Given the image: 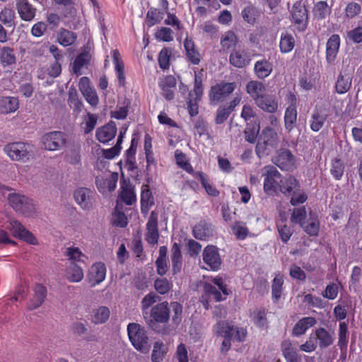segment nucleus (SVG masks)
<instances>
[{"mask_svg": "<svg viewBox=\"0 0 362 362\" xmlns=\"http://www.w3.org/2000/svg\"><path fill=\"white\" fill-rule=\"evenodd\" d=\"M313 13L317 19H324L331 13V8L326 1H320L315 5Z\"/></svg>", "mask_w": 362, "mask_h": 362, "instance_id": "a18cd8bd", "label": "nucleus"}, {"mask_svg": "<svg viewBox=\"0 0 362 362\" xmlns=\"http://www.w3.org/2000/svg\"><path fill=\"white\" fill-rule=\"evenodd\" d=\"M247 93L257 103L266 93V87L260 81H250L246 85Z\"/></svg>", "mask_w": 362, "mask_h": 362, "instance_id": "412c9836", "label": "nucleus"}, {"mask_svg": "<svg viewBox=\"0 0 362 362\" xmlns=\"http://www.w3.org/2000/svg\"><path fill=\"white\" fill-rule=\"evenodd\" d=\"M110 310L105 306H100L93 311L92 322L95 324L105 322L110 317Z\"/></svg>", "mask_w": 362, "mask_h": 362, "instance_id": "58836bf2", "label": "nucleus"}, {"mask_svg": "<svg viewBox=\"0 0 362 362\" xmlns=\"http://www.w3.org/2000/svg\"><path fill=\"white\" fill-rule=\"evenodd\" d=\"M150 317L146 320L147 323H153V321L158 323H166L170 319V308L168 303L165 301L160 303L152 307Z\"/></svg>", "mask_w": 362, "mask_h": 362, "instance_id": "f8f14e48", "label": "nucleus"}, {"mask_svg": "<svg viewBox=\"0 0 362 362\" xmlns=\"http://www.w3.org/2000/svg\"><path fill=\"white\" fill-rule=\"evenodd\" d=\"M238 42L236 35L232 31L226 32L221 37V45L223 50L234 47Z\"/></svg>", "mask_w": 362, "mask_h": 362, "instance_id": "09e8293b", "label": "nucleus"}, {"mask_svg": "<svg viewBox=\"0 0 362 362\" xmlns=\"http://www.w3.org/2000/svg\"><path fill=\"white\" fill-rule=\"evenodd\" d=\"M6 228L11 233L14 238L23 240L30 245H38V241L35 235L27 230L21 223L15 218H9L7 221Z\"/></svg>", "mask_w": 362, "mask_h": 362, "instance_id": "20e7f679", "label": "nucleus"}, {"mask_svg": "<svg viewBox=\"0 0 362 362\" xmlns=\"http://www.w3.org/2000/svg\"><path fill=\"white\" fill-rule=\"evenodd\" d=\"M117 181V174H113L109 178H98L96 179V185L99 191L102 193L112 192L115 189Z\"/></svg>", "mask_w": 362, "mask_h": 362, "instance_id": "7c9ffc66", "label": "nucleus"}, {"mask_svg": "<svg viewBox=\"0 0 362 362\" xmlns=\"http://www.w3.org/2000/svg\"><path fill=\"white\" fill-rule=\"evenodd\" d=\"M0 62L3 66L16 64V57L14 49L10 47H3L0 49Z\"/></svg>", "mask_w": 362, "mask_h": 362, "instance_id": "c9c22d12", "label": "nucleus"}, {"mask_svg": "<svg viewBox=\"0 0 362 362\" xmlns=\"http://www.w3.org/2000/svg\"><path fill=\"white\" fill-rule=\"evenodd\" d=\"M299 184L298 180L293 176L289 175L280 180L279 191L285 195H290L298 189Z\"/></svg>", "mask_w": 362, "mask_h": 362, "instance_id": "a878e982", "label": "nucleus"}, {"mask_svg": "<svg viewBox=\"0 0 362 362\" xmlns=\"http://www.w3.org/2000/svg\"><path fill=\"white\" fill-rule=\"evenodd\" d=\"M64 255L68 258L69 260L71 261V263L76 262H83V258L86 257V255L81 251L78 247H69L66 248Z\"/></svg>", "mask_w": 362, "mask_h": 362, "instance_id": "8fccbe9b", "label": "nucleus"}, {"mask_svg": "<svg viewBox=\"0 0 362 362\" xmlns=\"http://www.w3.org/2000/svg\"><path fill=\"white\" fill-rule=\"evenodd\" d=\"M351 80L349 77L339 75L336 83V90L339 94L346 93L351 88Z\"/></svg>", "mask_w": 362, "mask_h": 362, "instance_id": "4d7b16f0", "label": "nucleus"}, {"mask_svg": "<svg viewBox=\"0 0 362 362\" xmlns=\"http://www.w3.org/2000/svg\"><path fill=\"white\" fill-rule=\"evenodd\" d=\"M260 139L273 149L277 148L279 143L276 132L271 127H267L262 130Z\"/></svg>", "mask_w": 362, "mask_h": 362, "instance_id": "c85d7f7f", "label": "nucleus"}, {"mask_svg": "<svg viewBox=\"0 0 362 362\" xmlns=\"http://www.w3.org/2000/svg\"><path fill=\"white\" fill-rule=\"evenodd\" d=\"M112 54L119 85L124 86L125 83L124 65L121 59L120 54L117 49L113 50Z\"/></svg>", "mask_w": 362, "mask_h": 362, "instance_id": "2f4dec72", "label": "nucleus"}, {"mask_svg": "<svg viewBox=\"0 0 362 362\" xmlns=\"http://www.w3.org/2000/svg\"><path fill=\"white\" fill-rule=\"evenodd\" d=\"M17 11L21 18L25 21H30L35 16L36 9L28 0H16Z\"/></svg>", "mask_w": 362, "mask_h": 362, "instance_id": "f3484780", "label": "nucleus"}, {"mask_svg": "<svg viewBox=\"0 0 362 362\" xmlns=\"http://www.w3.org/2000/svg\"><path fill=\"white\" fill-rule=\"evenodd\" d=\"M106 276V267L103 262H96L89 269L87 275L91 286H95L103 281Z\"/></svg>", "mask_w": 362, "mask_h": 362, "instance_id": "4468645a", "label": "nucleus"}, {"mask_svg": "<svg viewBox=\"0 0 362 362\" xmlns=\"http://www.w3.org/2000/svg\"><path fill=\"white\" fill-rule=\"evenodd\" d=\"M19 107L18 99L16 97H0V112L2 114H11L16 112Z\"/></svg>", "mask_w": 362, "mask_h": 362, "instance_id": "b1692460", "label": "nucleus"}, {"mask_svg": "<svg viewBox=\"0 0 362 362\" xmlns=\"http://www.w3.org/2000/svg\"><path fill=\"white\" fill-rule=\"evenodd\" d=\"M253 322L259 327H264L267 325L266 312L264 309H256L251 314Z\"/></svg>", "mask_w": 362, "mask_h": 362, "instance_id": "5fc2aeb1", "label": "nucleus"}, {"mask_svg": "<svg viewBox=\"0 0 362 362\" xmlns=\"http://www.w3.org/2000/svg\"><path fill=\"white\" fill-rule=\"evenodd\" d=\"M295 47V39L291 34L282 33L281 34L279 48L281 53H288L293 50Z\"/></svg>", "mask_w": 362, "mask_h": 362, "instance_id": "e433bc0d", "label": "nucleus"}, {"mask_svg": "<svg viewBox=\"0 0 362 362\" xmlns=\"http://www.w3.org/2000/svg\"><path fill=\"white\" fill-rule=\"evenodd\" d=\"M158 214L156 211H153L146 223L145 239L148 244L156 245L158 243Z\"/></svg>", "mask_w": 362, "mask_h": 362, "instance_id": "ddd939ff", "label": "nucleus"}, {"mask_svg": "<svg viewBox=\"0 0 362 362\" xmlns=\"http://www.w3.org/2000/svg\"><path fill=\"white\" fill-rule=\"evenodd\" d=\"M317 323L315 318L313 317H305L297 322L293 329V334L295 336L304 334L306 331Z\"/></svg>", "mask_w": 362, "mask_h": 362, "instance_id": "cd10ccee", "label": "nucleus"}, {"mask_svg": "<svg viewBox=\"0 0 362 362\" xmlns=\"http://www.w3.org/2000/svg\"><path fill=\"white\" fill-rule=\"evenodd\" d=\"M30 146L23 142H13L6 145L4 151L13 160H23L28 158Z\"/></svg>", "mask_w": 362, "mask_h": 362, "instance_id": "1a4fd4ad", "label": "nucleus"}, {"mask_svg": "<svg viewBox=\"0 0 362 362\" xmlns=\"http://www.w3.org/2000/svg\"><path fill=\"white\" fill-rule=\"evenodd\" d=\"M154 204L152 192L147 185H143L141 194V211L144 214H147L150 208Z\"/></svg>", "mask_w": 362, "mask_h": 362, "instance_id": "393cba45", "label": "nucleus"}, {"mask_svg": "<svg viewBox=\"0 0 362 362\" xmlns=\"http://www.w3.org/2000/svg\"><path fill=\"white\" fill-rule=\"evenodd\" d=\"M165 345L163 342L156 341L154 343L153 349L151 354L152 362H161L165 354Z\"/></svg>", "mask_w": 362, "mask_h": 362, "instance_id": "864d4df0", "label": "nucleus"}, {"mask_svg": "<svg viewBox=\"0 0 362 362\" xmlns=\"http://www.w3.org/2000/svg\"><path fill=\"white\" fill-rule=\"evenodd\" d=\"M301 227L307 234L311 236H315L319 233L320 223L317 218L310 213L307 224L306 222H305V223H303V226Z\"/></svg>", "mask_w": 362, "mask_h": 362, "instance_id": "4c0bfd02", "label": "nucleus"}, {"mask_svg": "<svg viewBox=\"0 0 362 362\" xmlns=\"http://www.w3.org/2000/svg\"><path fill=\"white\" fill-rule=\"evenodd\" d=\"M15 18V12L9 8H4L0 12V21L6 25L11 26Z\"/></svg>", "mask_w": 362, "mask_h": 362, "instance_id": "0e129e2a", "label": "nucleus"}, {"mask_svg": "<svg viewBox=\"0 0 362 362\" xmlns=\"http://www.w3.org/2000/svg\"><path fill=\"white\" fill-rule=\"evenodd\" d=\"M90 57L86 53H81L79 55H78L73 62L72 69L74 74L76 76L81 75L82 68L88 63Z\"/></svg>", "mask_w": 362, "mask_h": 362, "instance_id": "37998d69", "label": "nucleus"}, {"mask_svg": "<svg viewBox=\"0 0 362 362\" xmlns=\"http://www.w3.org/2000/svg\"><path fill=\"white\" fill-rule=\"evenodd\" d=\"M42 144L48 151H58L64 148L67 141V135L62 132L54 131L45 134L42 138Z\"/></svg>", "mask_w": 362, "mask_h": 362, "instance_id": "6e6552de", "label": "nucleus"}, {"mask_svg": "<svg viewBox=\"0 0 362 362\" xmlns=\"http://www.w3.org/2000/svg\"><path fill=\"white\" fill-rule=\"evenodd\" d=\"M250 61L248 54L244 49H233L229 56V62L237 68H243Z\"/></svg>", "mask_w": 362, "mask_h": 362, "instance_id": "6ab92c4d", "label": "nucleus"}, {"mask_svg": "<svg viewBox=\"0 0 362 362\" xmlns=\"http://www.w3.org/2000/svg\"><path fill=\"white\" fill-rule=\"evenodd\" d=\"M192 233L196 239L207 240L213 236L214 228L209 221L202 220L193 227Z\"/></svg>", "mask_w": 362, "mask_h": 362, "instance_id": "2eb2a0df", "label": "nucleus"}, {"mask_svg": "<svg viewBox=\"0 0 362 362\" xmlns=\"http://www.w3.org/2000/svg\"><path fill=\"white\" fill-rule=\"evenodd\" d=\"M297 121L296 107H287L285 111V127L289 132L291 131Z\"/></svg>", "mask_w": 362, "mask_h": 362, "instance_id": "49530a36", "label": "nucleus"}, {"mask_svg": "<svg viewBox=\"0 0 362 362\" xmlns=\"http://www.w3.org/2000/svg\"><path fill=\"white\" fill-rule=\"evenodd\" d=\"M173 287V284L167 279H157L154 281L156 291L161 295L167 293Z\"/></svg>", "mask_w": 362, "mask_h": 362, "instance_id": "bf43d9fd", "label": "nucleus"}, {"mask_svg": "<svg viewBox=\"0 0 362 362\" xmlns=\"http://www.w3.org/2000/svg\"><path fill=\"white\" fill-rule=\"evenodd\" d=\"M93 195V191L86 187H78L74 192L75 201L83 209L91 207Z\"/></svg>", "mask_w": 362, "mask_h": 362, "instance_id": "dca6fc26", "label": "nucleus"}, {"mask_svg": "<svg viewBox=\"0 0 362 362\" xmlns=\"http://www.w3.org/2000/svg\"><path fill=\"white\" fill-rule=\"evenodd\" d=\"M255 104L259 108L269 113H274L278 109V102L276 97L267 93Z\"/></svg>", "mask_w": 362, "mask_h": 362, "instance_id": "5701e85b", "label": "nucleus"}, {"mask_svg": "<svg viewBox=\"0 0 362 362\" xmlns=\"http://www.w3.org/2000/svg\"><path fill=\"white\" fill-rule=\"evenodd\" d=\"M155 36L158 40L164 42H170L173 40L172 30L166 27H163L160 29H159L156 33Z\"/></svg>", "mask_w": 362, "mask_h": 362, "instance_id": "774afa93", "label": "nucleus"}, {"mask_svg": "<svg viewBox=\"0 0 362 362\" xmlns=\"http://www.w3.org/2000/svg\"><path fill=\"white\" fill-rule=\"evenodd\" d=\"M33 296L29 305V310H35L42 305L47 296V288L40 284H36L33 288Z\"/></svg>", "mask_w": 362, "mask_h": 362, "instance_id": "aec40b11", "label": "nucleus"}, {"mask_svg": "<svg viewBox=\"0 0 362 362\" xmlns=\"http://www.w3.org/2000/svg\"><path fill=\"white\" fill-rule=\"evenodd\" d=\"M174 360L175 362H189L188 351L184 344H180L177 346Z\"/></svg>", "mask_w": 362, "mask_h": 362, "instance_id": "e2e57ef3", "label": "nucleus"}, {"mask_svg": "<svg viewBox=\"0 0 362 362\" xmlns=\"http://www.w3.org/2000/svg\"><path fill=\"white\" fill-rule=\"evenodd\" d=\"M171 52L166 48L163 49L158 56L159 66L162 69H168Z\"/></svg>", "mask_w": 362, "mask_h": 362, "instance_id": "69168bd1", "label": "nucleus"}, {"mask_svg": "<svg viewBox=\"0 0 362 362\" xmlns=\"http://www.w3.org/2000/svg\"><path fill=\"white\" fill-rule=\"evenodd\" d=\"M129 339L134 347L142 353H148L150 349L148 338L143 327L137 323H129L127 326Z\"/></svg>", "mask_w": 362, "mask_h": 362, "instance_id": "f257e3e1", "label": "nucleus"}, {"mask_svg": "<svg viewBox=\"0 0 362 362\" xmlns=\"http://www.w3.org/2000/svg\"><path fill=\"white\" fill-rule=\"evenodd\" d=\"M204 291L205 295L208 296L209 298H212L217 302L223 300L222 294L219 289L218 290L216 286L209 283L204 284Z\"/></svg>", "mask_w": 362, "mask_h": 362, "instance_id": "680f3d73", "label": "nucleus"}, {"mask_svg": "<svg viewBox=\"0 0 362 362\" xmlns=\"http://www.w3.org/2000/svg\"><path fill=\"white\" fill-rule=\"evenodd\" d=\"M203 260L207 265L206 269L217 271L221 264V259L218 248L214 245L206 246L203 251Z\"/></svg>", "mask_w": 362, "mask_h": 362, "instance_id": "9b49d317", "label": "nucleus"}, {"mask_svg": "<svg viewBox=\"0 0 362 362\" xmlns=\"http://www.w3.org/2000/svg\"><path fill=\"white\" fill-rule=\"evenodd\" d=\"M83 276L82 268L75 263H70L65 269V277L71 283L80 282Z\"/></svg>", "mask_w": 362, "mask_h": 362, "instance_id": "bb28decb", "label": "nucleus"}, {"mask_svg": "<svg viewBox=\"0 0 362 362\" xmlns=\"http://www.w3.org/2000/svg\"><path fill=\"white\" fill-rule=\"evenodd\" d=\"M347 325L345 322L339 323L338 346L341 351L347 348Z\"/></svg>", "mask_w": 362, "mask_h": 362, "instance_id": "6e6d98bb", "label": "nucleus"}, {"mask_svg": "<svg viewBox=\"0 0 362 362\" xmlns=\"http://www.w3.org/2000/svg\"><path fill=\"white\" fill-rule=\"evenodd\" d=\"M158 300H159V297L154 292H151L143 298L141 302V307L145 319L147 318L146 315H148V308Z\"/></svg>", "mask_w": 362, "mask_h": 362, "instance_id": "c03bdc74", "label": "nucleus"}, {"mask_svg": "<svg viewBox=\"0 0 362 362\" xmlns=\"http://www.w3.org/2000/svg\"><path fill=\"white\" fill-rule=\"evenodd\" d=\"M119 197L127 205H132L136 201L134 188L129 185L122 186Z\"/></svg>", "mask_w": 362, "mask_h": 362, "instance_id": "79ce46f5", "label": "nucleus"}, {"mask_svg": "<svg viewBox=\"0 0 362 362\" xmlns=\"http://www.w3.org/2000/svg\"><path fill=\"white\" fill-rule=\"evenodd\" d=\"M292 18L296 24L301 25L303 28L305 27V23L308 18V15L305 8L300 2L293 4Z\"/></svg>", "mask_w": 362, "mask_h": 362, "instance_id": "c756f323", "label": "nucleus"}, {"mask_svg": "<svg viewBox=\"0 0 362 362\" xmlns=\"http://www.w3.org/2000/svg\"><path fill=\"white\" fill-rule=\"evenodd\" d=\"M216 334L224 338L232 339L238 341H243L247 336V330L243 327L230 326L225 321H220L214 327Z\"/></svg>", "mask_w": 362, "mask_h": 362, "instance_id": "39448f33", "label": "nucleus"}, {"mask_svg": "<svg viewBox=\"0 0 362 362\" xmlns=\"http://www.w3.org/2000/svg\"><path fill=\"white\" fill-rule=\"evenodd\" d=\"M11 206L18 214L25 216H32L36 210L33 200L20 193H11L8 196Z\"/></svg>", "mask_w": 362, "mask_h": 362, "instance_id": "f03ea898", "label": "nucleus"}, {"mask_svg": "<svg viewBox=\"0 0 362 362\" xmlns=\"http://www.w3.org/2000/svg\"><path fill=\"white\" fill-rule=\"evenodd\" d=\"M307 216V211L305 206L295 208L291 216V221L294 223H298L300 226H303Z\"/></svg>", "mask_w": 362, "mask_h": 362, "instance_id": "603ef678", "label": "nucleus"}, {"mask_svg": "<svg viewBox=\"0 0 362 362\" xmlns=\"http://www.w3.org/2000/svg\"><path fill=\"white\" fill-rule=\"evenodd\" d=\"M232 231L239 240H244L249 233L246 224L243 222H235L232 226Z\"/></svg>", "mask_w": 362, "mask_h": 362, "instance_id": "052dcab7", "label": "nucleus"}, {"mask_svg": "<svg viewBox=\"0 0 362 362\" xmlns=\"http://www.w3.org/2000/svg\"><path fill=\"white\" fill-rule=\"evenodd\" d=\"M175 157L177 165L189 173H193V168L186 158V156L182 152L177 150L175 153Z\"/></svg>", "mask_w": 362, "mask_h": 362, "instance_id": "3c124183", "label": "nucleus"}, {"mask_svg": "<svg viewBox=\"0 0 362 362\" xmlns=\"http://www.w3.org/2000/svg\"><path fill=\"white\" fill-rule=\"evenodd\" d=\"M236 85L235 83L221 82L211 86L209 93L210 103L216 105L223 101L230 93H232Z\"/></svg>", "mask_w": 362, "mask_h": 362, "instance_id": "423d86ee", "label": "nucleus"}, {"mask_svg": "<svg viewBox=\"0 0 362 362\" xmlns=\"http://www.w3.org/2000/svg\"><path fill=\"white\" fill-rule=\"evenodd\" d=\"M171 261L174 273L180 271L182 267V254L180 246L175 243L172 247Z\"/></svg>", "mask_w": 362, "mask_h": 362, "instance_id": "a19ab883", "label": "nucleus"}, {"mask_svg": "<svg viewBox=\"0 0 362 362\" xmlns=\"http://www.w3.org/2000/svg\"><path fill=\"white\" fill-rule=\"evenodd\" d=\"M116 132V125L112 122L97 129L96 138L100 142L106 143L115 136Z\"/></svg>", "mask_w": 362, "mask_h": 362, "instance_id": "4be33fe9", "label": "nucleus"}, {"mask_svg": "<svg viewBox=\"0 0 362 362\" xmlns=\"http://www.w3.org/2000/svg\"><path fill=\"white\" fill-rule=\"evenodd\" d=\"M264 180V191L268 195H274L279 192L281 176L276 168L272 165H267L262 170Z\"/></svg>", "mask_w": 362, "mask_h": 362, "instance_id": "7ed1b4c3", "label": "nucleus"}, {"mask_svg": "<svg viewBox=\"0 0 362 362\" xmlns=\"http://www.w3.org/2000/svg\"><path fill=\"white\" fill-rule=\"evenodd\" d=\"M231 112L226 108V105H221L216 110L215 123L223 124L229 117Z\"/></svg>", "mask_w": 362, "mask_h": 362, "instance_id": "338daca9", "label": "nucleus"}, {"mask_svg": "<svg viewBox=\"0 0 362 362\" xmlns=\"http://www.w3.org/2000/svg\"><path fill=\"white\" fill-rule=\"evenodd\" d=\"M315 336L316 340L319 341V346L321 349L331 346L334 342L333 335L325 328H318L315 330Z\"/></svg>", "mask_w": 362, "mask_h": 362, "instance_id": "473e14b6", "label": "nucleus"}, {"mask_svg": "<svg viewBox=\"0 0 362 362\" xmlns=\"http://www.w3.org/2000/svg\"><path fill=\"white\" fill-rule=\"evenodd\" d=\"M284 284L283 276L278 274L275 276L272 281V298L274 302H277L281 298Z\"/></svg>", "mask_w": 362, "mask_h": 362, "instance_id": "ea45409f", "label": "nucleus"}, {"mask_svg": "<svg viewBox=\"0 0 362 362\" xmlns=\"http://www.w3.org/2000/svg\"><path fill=\"white\" fill-rule=\"evenodd\" d=\"M241 15L248 23L254 24L259 16V13L255 7L249 6L242 11Z\"/></svg>", "mask_w": 362, "mask_h": 362, "instance_id": "13d9d810", "label": "nucleus"}, {"mask_svg": "<svg viewBox=\"0 0 362 362\" xmlns=\"http://www.w3.org/2000/svg\"><path fill=\"white\" fill-rule=\"evenodd\" d=\"M340 46V37L334 34L329 39L326 45V60L328 64H332L337 57Z\"/></svg>", "mask_w": 362, "mask_h": 362, "instance_id": "a211bd4d", "label": "nucleus"}, {"mask_svg": "<svg viewBox=\"0 0 362 362\" xmlns=\"http://www.w3.org/2000/svg\"><path fill=\"white\" fill-rule=\"evenodd\" d=\"M273 163L283 170L290 171L296 168V158L288 149L279 150L274 157Z\"/></svg>", "mask_w": 362, "mask_h": 362, "instance_id": "9d476101", "label": "nucleus"}, {"mask_svg": "<svg viewBox=\"0 0 362 362\" xmlns=\"http://www.w3.org/2000/svg\"><path fill=\"white\" fill-rule=\"evenodd\" d=\"M273 69L272 64L266 59L255 62L254 70L259 78H264L270 75Z\"/></svg>", "mask_w": 362, "mask_h": 362, "instance_id": "72a5a7b5", "label": "nucleus"}, {"mask_svg": "<svg viewBox=\"0 0 362 362\" xmlns=\"http://www.w3.org/2000/svg\"><path fill=\"white\" fill-rule=\"evenodd\" d=\"M344 172V165L339 158H334L332 160L330 173L336 180L341 179Z\"/></svg>", "mask_w": 362, "mask_h": 362, "instance_id": "de8ad7c7", "label": "nucleus"}, {"mask_svg": "<svg viewBox=\"0 0 362 362\" xmlns=\"http://www.w3.org/2000/svg\"><path fill=\"white\" fill-rule=\"evenodd\" d=\"M329 116V104L320 103L316 105L309 121L311 130L313 132H319L323 127Z\"/></svg>", "mask_w": 362, "mask_h": 362, "instance_id": "0eeeda50", "label": "nucleus"}, {"mask_svg": "<svg viewBox=\"0 0 362 362\" xmlns=\"http://www.w3.org/2000/svg\"><path fill=\"white\" fill-rule=\"evenodd\" d=\"M76 38L77 35L75 33L64 28L59 29L57 33V42L64 47L73 45Z\"/></svg>", "mask_w": 362, "mask_h": 362, "instance_id": "f704fd0d", "label": "nucleus"}]
</instances>
